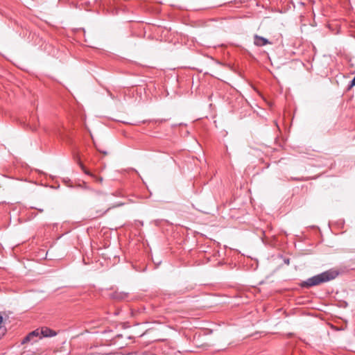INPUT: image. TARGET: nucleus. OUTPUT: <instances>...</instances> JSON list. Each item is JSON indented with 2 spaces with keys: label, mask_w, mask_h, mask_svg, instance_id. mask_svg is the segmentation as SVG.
Returning a JSON list of instances; mask_svg holds the SVG:
<instances>
[{
  "label": "nucleus",
  "mask_w": 355,
  "mask_h": 355,
  "mask_svg": "<svg viewBox=\"0 0 355 355\" xmlns=\"http://www.w3.org/2000/svg\"><path fill=\"white\" fill-rule=\"evenodd\" d=\"M96 148L98 151H99L100 153H103L104 155H107V151L103 150L100 149L99 148H98L97 146Z\"/></svg>",
  "instance_id": "obj_6"
},
{
  "label": "nucleus",
  "mask_w": 355,
  "mask_h": 355,
  "mask_svg": "<svg viewBox=\"0 0 355 355\" xmlns=\"http://www.w3.org/2000/svg\"><path fill=\"white\" fill-rule=\"evenodd\" d=\"M254 44L257 46H263L270 44V42H269L268 39L263 37L255 35L254 37Z\"/></svg>",
  "instance_id": "obj_4"
},
{
  "label": "nucleus",
  "mask_w": 355,
  "mask_h": 355,
  "mask_svg": "<svg viewBox=\"0 0 355 355\" xmlns=\"http://www.w3.org/2000/svg\"><path fill=\"white\" fill-rule=\"evenodd\" d=\"M355 86V76L354 77V78L351 81V83H350V87H354Z\"/></svg>",
  "instance_id": "obj_7"
},
{
  "label": "nucleus",
  "mask_w": 355,
  "mask_h": 355,
  "mask_svg": "<svg viewBox=\"0 0 355 355\" xmlns=\"http://www.w3.org/2000/svg\"><path fill=\"white\" fill-rule=\"evenodd\" d=\"M73 157H74V159L76 160V162H77V164L80 166V167L81 168L82 171L87 175H90L91 177H92L94 179H95L96 181L101 183L103 182V178H101V177H96L94 174L90 173L87 168L86 167L83 165V164L80 161V158L79 157V155L76 153V154H74L73 155Z\"/></svg>",
  "instance_id": "obj_3"
},
{
  "label": "nucleus",
  "mask_w": 355,
  "mask_h": 355,
  "mask_svg": "<svg viewBox=\"0 0 355 355\" xmlns=\"http://www.w3.org/2000/svg\"><path fill=\"white\" fill-rule=\"evenodd\" d=\"M117 298H120V299H123V297H116Z\"/></svg>",
  "instance_id": "obj_8"
},
{
  "label": "nucleus",
  "mask_w": 355,
  "mask_h": 355,
  "mask_svg": "<svg viewBox=\"0 0 355 355\" xmlns=\"http://www.w3.org/2000/svg\"><path fill=\"white\" fill-rule=\"evenodd\" d=\"M42 336L43 337H53L57 335L56 332L48 327L42 328L41 329Z\"/></svg>",
  "instance_id": "obj_5"
},
{
  "label": "nucleus",
  "mask_w": 355,
  "mask_h": 355,
  "mask_svg": "<svg viewBox=\"0 0 355 355\" xmlns=\"http://www.w3.org/2000/svg\"><path fill=\"white\" fill-rule=\"evenodd\" d=\"M338 275V272L334 270H329L320 274L315 275L300 283L302 288H310L334 279Z\"/></svg>",
  "instance_id": "obj_1"
},
{
  "label": "nucleus",
  "mask_w": 355,
  "mask_h": 355,
  "mask_svg": "<svg viewBox=\"0 0 355 355\" xmlns=\"http://www.w3.org/2000/svg\"><path fill=\"white\" fill-rule=\"evenodd\" d=\"M42 338L41 330L36 329L31 333H29L26 336H25L21 341V344H25L28 342L35 343L38 340L41 339Z\"/></svg>",
  "instance_id": "obj_2"
}]
</instances>
